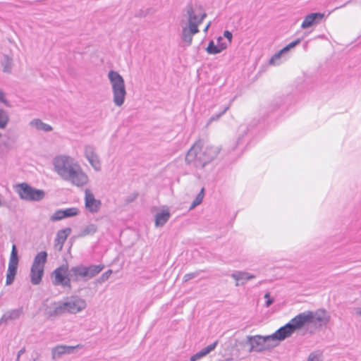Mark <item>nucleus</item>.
I'll list each match as a JSON object with an SVG mask.
<instances>
[{
	"mask_svg": "<svg viewBox=\"0 0 361 361\" xmlns=\"http://www.w3.org/2000/svg\"><path fill=\"white\" fill-rule=\"evenodd\" d=\"M19 360H20V357H18V355H17L16 361H19Z\"/></svg>",
	"mask_w": 361,
	"mask_h": 361,
	"instance_id": "obj_53",
	"label": "nucleus"
},
{
	"mask_svg": "<svg viewBox=\"0 0 361 361\" xmlns=\"http://www.w3.org/2000/svg\"><path fill=\"white\" fill-rule=\"evenodd\" d=\"M30 125L38 130H42L44 132H50L52 130V127L50 125L42 122L39 118H35L31 121Z\"/></svg>",
	"mask_w": 361,
	"mask_h": 361,
	"instance_id": "obj_26",
	"label": "nucleus"
},
{
	"mask_svg": "<svg viewBox=\"0 0 361 361\" xmlns=\"http://www.w3.org/2000/svg\"><path fill=\"white\" fill-rule=\"evenodd\" d=\"M47 252L41 251L35 257L32 266L44 269V264L47 260Z\"/></svg>",
	"mask_w": 361,
	"mask_h": 361,
	"instance_id": "obj_23",
	"label": "nucleus"
},
{
	"mask_svg": "<svg viewBox=\"0 0 361 361\" xmlns=\"http://www.w3.org/2000/svg\"><path fill=\"white\" fill-rule=\"evenodd\" d=\"M64 306L68 313L76 314L85 310L87 304L84 299L78 295H72L65 299Z\"/></svg>",
	"mask_w": 361,
	"mask_h": 361,
	"instance_id": "obj_13",
	"label": "nucleus"
},
{
	"mask_svg": "<svg viewBox=\"0 0 361 361\" xmlns=\"http://www.w3.org/2000/svg\"><path fill=\"white\" fill-rule=\"evenodd\" d=\"M229 109V105L223 106L220 109V111L217 113L214 114L209 119V123L218 120L226 111Z\"/></svg>",
	"mask_w": 361,
	"mask_h": 361,
	"instance_id": "obj_33",
	"label": "nucleus"
},
{
	"mask_svg": "<svg viewBox=\"0 0 361 361\" xmlns=\"http://www.w3.org/2000/svg\"><path fill=\"white\" fill-rule=\"evenodd\" d=\"M198 275H199V272H197V271L186 274L183 276V281L187 282V281L197 277Z\"/></svg>",
	"mask_w": 361,
	"mask_h": 361,
	"instance_id": "obj_40",
	"label": "nucleus"
},
{
	"mask_svg": "<svg viewBox=\"0 0 361 361\" xmlns=\"http://www.w3.org/2000/svg\"><path fill=\"white\" fill-rule=\"evenodd\" d=\"M25 352V348H21V349L18 351V355H18V357H20V355H23Z\"/></svg>",
	"mask_w": 361,
	"mask_h": 361,
	"instance_id": "obj_48",
	"label": "nucleus"
},
{
	"mask_svg": "<svg viewBox=\"0 0 361 361\" xmlns=\"http://www.w3.org/2000/svg\"><path fill=\"white\" fill-rule=\"evenodd\" d=\"M4 323L5 324V319H3V316L1 317V318L0 319V325L1 324Z\"/></svg>",
	"mask_w": 361,
	"mask_h": 361,
	"instance_id": "obj_50",
	"label": "nucleus"
},
{
	"mask_svg": "<svg viewBox=\"0 0 361 361\" xmlns=\"http://www.w3.org/2000/svg\"><path fill=\"white\" fill-rule=\"evenodd\" d=\"M78 347H79V345H77V346H69V345H57L55 348H52V350H51L52 359L55 360L58 357H61L63 355H65V354H71L74 352L75 348H78Z\"/></svg>",
	"mask_w": 361,
	"mask_h": 361,
	"instance_id": "obj_20",
	"label": "nucleus"
},
{
	"mask_svg": "<svg viewBox=\"0 0 361 361\" xmlns=\"http://www.w3.org/2000/svg\"><path fill=\"white\" fill-rule=\"evenodd\" d=\"M219 361H231V360H229V359H225V360H219Z\"/></svg>",
	"mask_w": 361,
	"mask_h": 361,
	"instance_id": "obj_52",
	"label": "nucleus"
},
{
	"mask_svg": "<svg viewBox=\"0 0 361 361\" xmlns=\"http://www.w3.org/2000/svg\"><path fill=\"white\" fill-rule=\"evenodd\" d=\"M295 332V330L291 322L289 321L285 325L278 329L274 334L269 335L271 341H276V343L272 345L267 343V348L276 347L278 345V342L283 341L285 339L290 337Z\"/></svg>",
	"mask_w": 361,
	"mask_h": 361,
	"instance_id": "obj_10",
	"label": "nucleus"
},
{
	"mask_svg": "<svg viewBox=\"0 0 361 361\" xmlns=\"http://www.w3.org/2000/svg\"><path fill=\"white\" fill-rule=\"evenodd\" d=\"M200 32L199 27L192 24L182 26L180 37L184 42V46L189 47L192 44L193 36Z\"/></svg>",
	"mask_w": 361,
	"mask_h": 361,
	"instance_id": "obj_14",
	"label": "nucleus"
},
{
	"mask_svg": "<svg viewBox=\"0 0 361 361\" xmlns=\"http://www.w3.org/2000/svg\"><path fill=\"white\" fill-rule=\"evenodd\" d=\"M33 361H36V360H35H35H33Z\"/></svg>",
	"mask_w": 361,
	"mask_h": 361,
	"instance_id": "obj_54",
	"label": "nucleus"
},
{
	"mask_svg": "<svg viewBox=\"0 0 361 361\" xmlns=\"http://www.w3.org/2000/svg\"><path fill=\"white\" fill-rule=\"evenodd\" d=\"M108 78L111 85L114 103L117 106H121L126 96L124 79L121 74L115 71H110Z\"/></svg>",
	"mask_w": 361,
	"mask_h": 361,
	"instance_id": "obj_6",
	"label": "nucleus"
},
{
	"mask_svg": "<svg viewBox=\"0 0 361 361\" xmlns=\"http://www.w3.org/2000/svg\"><path fill=\"white\" fill-rule=\"evenodd\" d=\"M3 71L5 73H11L13 67V59L8 55H4L1 60Z\"/></svg>",
	"mask_w": 361,
	"mask_h": 361,
	"instance_id": "obj_27",
	"label": "nucleus"
},
{
	"mask_svg": "<svg viewBox=\"0 0 361 361\" xmlns=\"http://www.w3.org/2000/svg\"><path fill=\"white\" fill-rule=\"evenodd\" d=\"M171 214L168 210H162L155 215V226L162 227L169 221Z\"/></svg>",
	"mask_w": 361,
	"mask_h": 361,
	"instance_id": "obj_22",
	"label": "nucleus"
},
{
	"mask_svg": "<svg viewBox=\"0 0 361 361\" xmlns=\"http://www.w3.org/2000/svg\"><path fill=\"white\" fill-rule=\"evenodd\" d=\"M295 330H300L305 326L319 322V326H326L330 321V316L326 310L321 308L316 311H305L299 313L290 320Z\"/></svg>",
	"mask_w": 361,
	"mask_h": 361,
	"instance_id": "obj_4",
	"label": "nucleus"
},
{
	"mask_svg": "<svg viewBox=\"0 0 361 361\" xmlns=\"http://www.w3.org/2000/svg\"><path fill=\"white\" fill-rule=\"evenodd\" d=\"M217 343H218L217 341H215L213 343L208 345L207 346H206L205 348H204L202 349L204 350V353L207 355L210 352H212L213 350L215 349V348L217 345Z\"/></svg>",
	"mask_w": 361,
	"mask_h": 361,
	"instance_id": "obj_41",
	"label": "nucleus"
},
{
	"mask_svg": "<svg viewBox=\"0 0 361 361\" xmlns=\"http://www.w3.org/2000/svg\"><path fill=\"white\" fill-rule=\"evenodd\" d=\"M0 102L5 104L7 106H9L8 102L5 97L4 92L0 90Z\"/></svg>",
	"mask_w": 361,
	"mask_h": 361,
	"instance_id": "obj_44",
	"label": "nucleus"
},
{
	"mask_svg": "<svg viewBox=\"0 0 361 361\" xmlns=\"http://www.w3.org/2000/svg\"><path fill=\"white\" fill-rule=\"evenodd\" d=\"M206 51L209 54H219V49L217 47V45L215 44V43H214V42L213 40H211L209 42L208 46H207V47L206 49Z\"/></svg>",
	"mask_w": 361,
	"mask_h": 361,
	"instance_id": "obj_35",
	"label": "nucleus"
},
{
	"mask_svg": "<svg viewBox=\"0 0 361 361\" xmlns=\"http://www.w3.org/2000/svg\"><path fill=\"white\" fill-rule=\"evenodd\" d=\"M51 276L53 277V285L71 288V281L69 278L68 264H63L57 267L52 272Z\"/></svg>",
	"mask_w": 361,
	"mask_h": 361,
	"instance_id": "obj_9",
	"label": "nucleus"
},
{
	"mask_svg": "<svg viewBox=\"0 0 361 361\" xmlns=\"http://www.w3.org/2000/svg\"><path fill=\"white\" fill-rule=\"evenodd\" d=\"M231 276L236 281V286L244 285L247 281L255 278L254 274L240 271H236L232 273Z\"/></svg>",
	"mask_w": 361,
	"mask_h": 361,
	"instance_id": "obj_19",
	"label": "nucleus"
},
{
	"mask_svg": "<svg viewBox=\"0 0 361 361\" xmlns=\"http://www.w3.org/2000/svg\"><path fill=\"white\" fill-rule=\"evenodd\" d=\"M224 37L228 40L229 43L231 42L233 38V35L231 32H230L229 30H225L224 32Z\"/></svg>",
	"mask_w": 361,
	"mask_h": 361,
	"instance_id": "obj_43",
	"label": "nucleus"
},
{
	"mask_svg": "<svg viewBox=\"0 0 361 361\" xmlns=\"http://www.w3.org/2000/svg\"><path fill=\"white\" fill-rule=\"evenodd\" d=\"M66 312L64 301L54 302L51 304V307L47 310V314L50 318L59 317Z\"/></svg>",
	"mask_w": 361,
	"mask_h": 361,
	"instance_id": "obj_18",
	"label": "nucleus"
},
{
	"mask_svg": "<svg viewBox=\"0 0 361 361\" xmlns=\"http://www.w3.org/2000/svg\"><path fill=\"white\" fill-rule=\"evenodd\" d=\"M209 26H210V23L205 27L204 31L207 32Z\"/></svg>",
	"mask_w": 361,
	"mask_h": 361,
	"instance_id": "obj_51",
	"label": "nucleus"
},
{
	"mask_svg": "<svg viewBox=\"0 0 361 361\" xmlns=\"http://www.w3.org/2000/svg\"><path fill=\"white\" fill-rule=\"evenodd\" d=\"M63 219V212L62 209L56 210L51 216L50 221H57L62 220Z\"/></svg>",
	"mask_w": 361,
	"mask_h": 361,
	"instance_id": "obj_36",
	"label": "nucleus"
},
{
	"mask_svg": "<svg viewBox=\"0 0 361 361\" xmlns=\"http://www.w3.org/2000/svg\"><path fill=\"white\" fill-rule=\"evenodd\" d=\"M63 219L75 216L79 214V209L76 207H71L62 209Z\"/></svg>",
	"mask_w": 361,
	"mask_h": 361,
	"instance_id": "obj_31",
	"label": "nucleus"
},
{
	"mask_svg": "<svg viewBox=\"0 0 361 361\" xmlns=\"http://www.w3.org/2000/svg\"><path fill=\"white\" fill-rule=\"evenodd\" d=\"M54 166L57 174L64 180L81 187L88 182V176L80 166L71 157L59 155L54 159Z\"/></svg>",
	"mask_w": 361,
	"mask_h": 361,
	"instance_id": "obj_1",
	"label": "nucleus"
},
{
	"mask_svg": "<svg viewBox=\"0 0 361 361\" xmlns=\"http://www.w3.org/2000/svg\"><path fill=\"white\" fill-rule=\"evenodd\" d=\"M282 58H284V56H282V54L279 51L271 56L269 63L270 65H279L282 63Z\"/></svg>",
	"mask_w": 361,
	"mask_h": 361,
	"instance_id": "obj_32",
	"label": "nucleus"
},
{
	"mask_svg": "<svg viewBox=\"0 0 361 361\" xmlns=\"http://www.w3.org/2000/svg\"><path fill=\"white\" fill-rule=\"evenodd\" d=\"M85 156L95 171H100L101 164L93 146L86 145L85 147Z\"/></svg>",
	"mask_w": 361,
	"mask_h": 361,
	"instance_id": "obj_17",
	"label": "nucleus"
},
{
	"mask_svg": "<svg viewBox=\"0 0 361 361\" xmlns=\"http://www.w3.org/2000/svg\"><path fill=\"white\" fill-rule=\"evenodd\" d=\"M23 314V307L13 309L7 311L3 314V319H5V324H6L9 320H14L18 319Z\"/></svg>",
	"mask_w": 361,
	"mask_h": 361,
	"instance_id": "obj_25",
	"label": "nucleus"
},
{
	"mask_svg": "<svg viewBox=\"0 0 361 361\" xmlns=\"http://www.w3.org/2000/svg\"><path fill=\"white\" fill-rule=\"evenodd\" d=\"M9 122V115L7 111L0 109V128L4 129Z\"/></svg>",
	"mask_w": 361,
	"mask_h": 361,
	"instance_id": "obj_29",
	"label": "nucleus"
},
{
	"mask_svg": "<svg viewBox=\"0 0 361 361\" xmlns=\"http://www.w3.org/2000/svg\"><path fill=\"white\" fill-rule=\"evenodd\" d=\"M16 188L20 197L27 201H40L45 196L44 190L35 188L26 183H20Z\"/></svg>",
	"mask_w": 361,
	"mask_h": 361,
	"instance_id": "obj_7",
	"label": "nucleus"
},
{
	"mask_svg": "<svg viewBox=\"0 0 361 361\" xmlns=\"http://www.w3.org/2000/svg\"><path fill=\"white\" fill-rule=\"evenodd\" d=\"M217 47L219 49V53H221L222 51L226 49L227 48V44L226 42H223L222 37H219L217 38Z\"/></svg>",
	"mask_w": 361,
	"mask_h": 361,
	"instance_id": "obj_39",
	"label": "nucleus"
},
{
	"mask_svg": "<svg viewBox=\"0 0 361 361\" xmlns=\"http://www.w3.org/2000/svg\"><path fill=\"white\" fill-rule=\"evenodd\" d=\"M112 274V270L111 269H108L106 271H105L104 273H103L100 276L99 278L98 279L97 281L100 283H104L105 281H106L110 276Z\"/></svg>",
	"mask_w": 361,
	"mask_h": 361,
	"instance_id": "obj_37",
	"label": "nucleus"
},
{
	"mask_svg": "<svg viewBox=\"0 0 361 361\" xmlns=\"http://www.w3.org/2000/svg\"><path fill=\"white\" fill-rule=\"evenodd\" d=\"M44 275V269L37 267H31L30 269V281L33 285H38L41 281Z\"/></svg>",
	"mask_w": 361,
	"mask_h": 361,
	"instance_id": "obj_21",
	"label": "nucleus"
},
{
	"mask_svg": "<svg viewBox=\"0 0 361 361\" xmlns=\"http://www.w3.org/2000/svg\"><path fill=\"white\" fill-rule=\"evenodd\" d=\"M185 10L188 20L187 25L192 24L199 27V25L202 23L207 17V13L203 11L201 6L195 7L192 3H188Z\"/></svg>",
	"mask_w": 361,
	"mask_h": 361,
	"instance_id": "obj_8",
	"label": "nucleus"
},
{
	"mask_svg": "<svg viewBox=\"0 0 361 361\" xmlns=\"http://www.w3.org/2000/svg\"><path fill=\"white\" fill-rule=\"evenodd\" d=\"M104 268V265L102 264H90L89 266L79 264L72 267L71 269L68 268L69 278L71 281L74 282L78 281L80 279L87 281L96 276Z\"/></svg>",
	"mask_w": 361,
	"mask_h": 361,
	"instance_id": "obj_5",
	"label": "nucleus"
},
{
	"mask_svg": "<svg viewBox=\"0 0 361 361\" xmlns=\"http://www.w3.org/2000/svg\"><path fill=\"white\" fill-rule=\"evenodd\" d=\"M97 230V226L90 224L87 225L79 234L80 237H85L87 235H93Z\"/></svg>",
	"mask_w": 361,
	"mask_h": 361,
	"instance_id": "obj_30",
	"label": "nucleus"
},
{
	"mask_svg": "<svg viewBox=\"0 0 361 361\" xmlns=\"http://www.w3.org/2000/svg\"><path fill=\"white\" fill-rule=\"evenodd\" d=\"M85 204L86 209L92 214L97 213L101 207V201L95 199L94 195L86 190L85 197Z\"/></svg>",
	"mask_w": 361,
	"mask_h": 361,
	"instance_id": "obj_15",
	"label": "nucleus"
},
{
	"mask_svg": "<svg viewBox=\"0 0 361 361\" xmlns=\"http://www.w3.org/2000/svg\"><path fill=\"white\" fill-rule=\"evenodd\" d=\"M279 100H281V99ZM274 106L273 109H272V111H275L276 109H277L278 108L280 107L281 106V101L278 102H275L274 104H272Z\"/></svg>",
	"mask_w": 361,
	"mask_h": 361,
	"instance_id": "obj_47",
	"label": "nucleus"
},
{
	"mask_svg": "<svg viewBox=\"0 0 361 361\" xmlns=\"http://www.w3.org/2000/svg\"><path fill=\"white\" fill-rule=\"evenodd\" d=\"M324 17V13L320 12L311 13L307 15L302 24V29H307L310 27L314 26L322 22Z\"/></svg>",
	"mask_w": 361,
	"mask_h": 361,
	"instance_id": "obj_16",
	"label": "nucleus"
},
{
	"mask_svg": "<svg viewBox=\"0 0 361 361\" xmlns=\"http://www.w3.org/2000/svg\"><path fill=\"white\" fill-rule=\"evenodd\" d=\"M317 359H318L317 355L315 353H312L310 354V355L307 358V361H315Z\"/></svg>",
	"mask_w": 361,
	"mask_h": 361,
	"instance_id": "obj_45",
	"label": "nucleus"
},
{
	"mask_svg": "<svg viewBox=\"0 0 361 361\" xmlns=\"http://www.w3.org/2000/svg\"><path fill=\"white\" fill-rule=\"evenodd\" d=\"M271 341L270 336H247L246 337L245 343L250 345L249 352L262 353L267 348L265 347V343Z\"/></svg>",
	"mask_w": 361,
	"mask_h": 361,
	"instance_id": "obj_11",
	"label": "nucleus"
},
{
	"mask_svg": "<svg viewBox=\"0 0 361 361\" xmlns=\"http://www.w3.org/2000/svg\"><path fill=\"white\" fill-rule=\"evenodd\" d=\"M18 261L19 257L16 246L15 245H13L8 262V267L6 273V286L12 284L14 281L15 276L17 274Z\"/></svg>",
	"mask_w": 361,
	"mask_h": 361,
	"instance_id": "obj_12",
	"label": "nucleus"
},
{
	"mask_svg": "<svg viewBox=\"0 0 361 361\" xmlns=\"http://www.w3.org/2000/svg\"><path fill=\"white\" fill-rule=\"evenodd\" d=\"M303 38L304 36L297 38L295 40L291 42L279 51L282 56H284V60H286V55L290 51V50L299 44Z\"/></svg>",
	"mask_w": 361,
	"mask_h": 361,
	"instance_id": "obj_28",
	"label": "nucleus"
},
{
	"mask_svg": "<svg viewBox=\"0 0 361 361\" xmlns=\"http://www.w3.org/2000/svg\"><path fill=\"white\" fill-rule=\"evenodd\" d=\"M258 130L257 123L255 120L252 121L249 125L243 124L239 127V136L236 141H233L229 145L227 149L228 154L231 159L240 155L247 145L250 142L251 137Z\"/></svg>",
	"mask_w": 361,
	"mask_h": 361,
	"instance_id": "obj_3",
	"label": "nucleus"
},
{
	"mask_svg": "<svg viewBox=\"0 0 361 361\" xmlns=\"http://www.w3.org/2000/svg\"><path fill=\"white\" fill-rule=\"evenodd\" d=\"M204 189L202 188L200 192L197 195L196 197L192 202L190 208H194L196 206H197L202 203L203 198H204Z\"/></svg>",
	"mask_w": 361,
	"mask_h": 361,
	"instance_id": "obj_34",
	"label": "nucleus"
},
{
	"mask_svg": "<svg viewBox=\"0 0 361 361\" xmlns=\"http://www.w3.org/2000/svg\"><path fill=\"white\" fill-rule=\"evenodd\" d=\"M219 152L220 149L218 147L203 146L202 142L198 141L188 150L185 161L197 169H202L214 160Z\"/></svg>",
	"mask_w": 361,
	"mask_h": 361,
	"instance_id": "obj_2",
	"label": "nucleus"
},
{
	"mask_svg": "<svg viewBox=\"0 0 361 361\" xmlns=\"http://www.w3.org/2000/svg\"><path fill=\"white\" fill-rule=\"evenodd\" d=\"M206 355L207 354L204 353V350L202 349L201 350H200L199 352H197V353L194 354L190 357V361H197Z\"/></svg>",
	"mask_w": 361,
	"mask_h": 361,
	"instance_id": "obj_38",
	"label": "nucleus"
},
{
	"mask_svg": "<svg viewBox=\"0 0 361 361\" xmlns=\"http://www.w3.org/2000/svg\"><path fill=\"white\" fill-rule=\"evenodd\" d=\"M355 313L357 315L360 316L361 315V308L360 307L355 308Z\"/></svg>",
	"mask_w": 361,
	"mask_h": 361,
	"instance_id": "obj_49",
	"label": "nucleus"
},
{
	"mask_svg": "<svg viewBox=\"0 0 361 361\" xmlns=\"http://www.w3.org/2000/svg\"><path fill=\"white\" fill-rule=\"evenodd\" d=\"M71 228L61 229L57 232L55 241L57 243V244L60 245V249L62 248L65 241L66 240L68 236L71 234Z\"/></svg>",
	"mask_w": 361,
	"mask_h": 361,
	"instance_id": "obj_24",
	"label": "nucleus"
},
{
	"mask_svg": "<svg viewBox=\"0 0 361 361\" xmlns=\"http://www.w3.org/2000/svg\"><path fill=\"white\" fill-rule=\"evenodd\" d=\"M264 298L266 299L265 306L267 307H269L274 302V299L271 298L269 293H265Z\"/></svg>",
	"mask_w": 361,
	"mask_h": 361,
	"instance_id": "obj_42",
	"label": "nucleus"
},
{
	"mask_svg": "<svg viewBox=\"0 0 361 361\" xmlns=\"http://www.w3.org/2000/svg\"><path fill=\"white\" fill-rule=\"evenodd\" d=\"M138 194L137 193H134L132 195L129 196L128 198H127V202H133L135 199L137 198Z\"/></svg>",
	"mask_w": 361,
	"mask_h": 361,
	"instance_id": "obj_46",
	"label": "nucleus"
}]
</instances>
